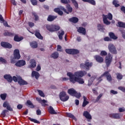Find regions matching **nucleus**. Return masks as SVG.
<instances>
[{"label": "nucleus", "instance_id": "obj_40", "mask_svg": "<svg viewBox=\"0 0 125 125\" xmlns=\"http://www.w3.org/2000/svg\"><path fill=\"white\" fill-rule=\"evenodd\" d=\"M72 3H73L76 9H79V3L76 0H71Z\"/></svg>", "mask_w": 125, "mask_h": 125}, {"label": "nucleus", "instance_id": "obj_35", "mask_svg": "<svg viewBox=\"0 0 125 125\" xmlns=\"http://www.w3.org/2000/svg\"><path fill=\"white\" fill-rule=\"evenodd\" d=\"M117 27H119V28H124L125 29V22L122 21L118 22Z\"/></svg>", "mask_w": 125, "mask_h": 125}, {"label": "nucleus", "instance_id": "obj_15", "mask_svg": "<svg viewBox=\"0 0 125 125\" xmlns=\"http://www.w3.org/2000/svg\"><path fill=\"white\" fill-rule=\"evenodd\" d=\"M109 75H110V73L109 72V71L104 72L99 78H98V81H99L98 83L102 82V78H103V77H106H106H108Z\"/></svg>", "mask_w": 125, "mask_h": 125}, {"label": "nucleus", "instance_id": "obj_45", "mask_svg": "<svg viewBox=\"0 0 125 125\" xmlns=\"http://www.w3.org/2000/svg\"><path fill=\"white\" fill-rule=\"evenodd\" d=\"M4 36H8V37H13V36H14V33L7 31L4 33Z\"/></svg>", "mask_w": 125, "mask_h": 125}, {"label": "nucleus", "instance_id": "obj_13", "mask_svg": "<svg viewBox=\"0 0 125 125\" xmlns=\"http://www.w3.org/2000/svg\"><path fill=\"white\" fill-rule=\"evenodd\" d=\"M109 117L111 119H114L115 120H120V119H121V114L111 113L109 114Z\"/></svg>", "mask_w": 125, "mask_h": 125}, {"label": "nucleus", "instance_id": "obj_25", "mask_svg": "<svg viewBox=\"0 0 125 125\" xmlns=\"http://www.w3.org/2000/svg\"><path fill=\"white\" fill-rule=\"evenodd\" d=\"M83 115L84 116L86 119L88 120H91V115L89 114V113L87 111H84Z\"/></svg>", "mask_w": 125, "mask_h": 125}, {"label": "nucleus", "instance_id": "obj_55", "mask_svg": "<svg viewBox=\"0 0 125 125\" xmlns=\"http://www.w3.org/2000/svg\"><path fill=\"white\" fill-rule=\"evenodd\" d=\"M36 114L38 116H41L42 115V111H41V109H38L36 110Z\"/></svg>", "mask_w": 125, "mask_h": 125}, {"label": "nucleus", "instance_id": "obj_54", "mask_svg": "<svg viewBox=\"0 0 125 125\" xmlns=\"http://www.w3.org/2000/svg\"><path fill=\"white\" fill-rule=\"evenodd\" d=\"M101 97H102V94H100L97 98V99H96V101L95 102V103H96V102H98V101H99V100H100V98H101Z\"/></svg>", "mask_w": 125, "mask_h": 125}, {"label": "nucleus", "instance_id": "obj_51", "mask_svg": "<svg viewBox=\"0 0 125 125\" xmlns=\"http://www.w3.org/2000/svg\"><path fill=\"white\" fill-rule=\"evenodd\" d=\"M0 62H1V63H4V64H6L7 63L6 60L2 57L0 58Z\"/></svg>", "mask_w": 125, "mask_h": 125}, {"label": "nucleus", "instance_id": "obj_62", "mask_svg": "<svg viewBox=\"0 0 125 125\" xmlns=\"http://www.w3.org/2000/svg\"><path fill=\"white\" fill-rule=\"evenodd\" d=\"M60 11V9L59 8H56L54 9V12H56V13H58Z\"/></svg>", "mask_w": 125, "mask_h": 125}, {"label": "nucleus", "instance_id": "obj_52", "mask_svg": "<svg viewBox=\"0 0 125 125\" xmlns=\"http://www.w3.org/2000/svg\"><path fill=\"white\" fill-rule=\"evenodd\" d=\"M106 80L108 82H112V76L111 74H109L108 76H106Z\"/></svg>", "mask_w": 125, "mask_h": 125}, {"label": "nucleus", "instance_id": "obj_49", "mask_svg": "<svg viewBox=\"0 0 125 125\" xmlns=\"http://www.w3.org/2000/svg\"><path fill=\"white\" fill-rule=\"evenodd\" d=\"M38 92L39 93V95L41 96V97H44V94L43 93V92L41 90H38Z\"/></svg>", "mask_w": 125, "mask_h": 125}, {"label": "nucleus", "instance_id": "obj_6", "mask_svg": "<svg viewBox=\"0 0 125 125\" xmlns=\"http://www.w3.org/2000/svg\"><path fill=\"white\" fill-rule=\"evenodd\" d=\"M103 22L105 25H110L111 22L109 21L107 19L109 20H113V15L111 13H109L107 15H103Z\"/></svg>", "mask_w": 125, "mask_h": 125}, {"label": "nucleus", "instance_id": "obj_17", "mask_svg": "<svg viewBox=\"0 0 125 125\" xmlns=\"http://www.w3.org/2000/svg\"><path fill=\"white\" fill-rule=\"evenodd\" d=\"M18 83L20 84V85H25L26 84H28V82L25 81L24 80L22 79V77L19 76Z\"/></svg>", "mask_w": 125, "mask_h": 125}, {"label": "nucleus", "instance_id": "obj_16", "mask_svg": "<svg viewBox=\"0 0 125 125\" xmlns=\"http://www.w3.org/2000/svg\"><path fill=\"white\" fill-rule=\"evenodd\" d=\"M15 65L17 67H22V66H24V65H26V62L23 60H20L16 62Z\"/></svg>", "mask_w": 125, "mask_h": 125}, {"label": "nucleus", "instance_id": "obj_33", "mask_svg": "<svg viewBox=\"0 0 125 125\" xmlns=\"http://www.w3.org/2000/svg\"><path fill=\"white\" fill-rule=\"evenodd\" d=\"M30 63H31V68H35L36 66H37V62H36V60L34 59H31L30 60Z\"/></svg>", "mask_w": 125, "mask_h": 125}, {"label": "nucleus", "instance_id": "obj_64", "mask_svg": "<svg viewBox=\"0 0 125 125\" xmlns=\"http://www.w3.org/2000/svg\"><path fill=\"white\" fill-rule=\"evenodd\" d=\"M121 10L122 11V12L125 13V7L124 6H122L121 8Z\"/></svg>", "mask_w": 125, "mask_h": 125}, {"label": "nucleus", "instance_id": "obj_39", "mask_svg": "<svg viewBox=\"0 0 125 125\" xmlns=\"http://www.w3.org/2000/svg\"><path fill=\"white\" fill-rule=\"evenodd\" d=\"M30 46L32 48H37L38 47V43L36 42H33L30 43Z\"/></svg>", "mask_w": 125, "mask_h": 125}, {"label": "nucleus", "instance_id": "obj_61", "mask_svg": "<svg viewBox=\"0 0 125 125\" xmlns=\"http://www.w3.org/2000/svg\"><path fill=\"white\" fill-rule=\"evenodd\" d=\"M61 2L64 4H68V0H61Z\"/></svg>", "mask_w": 125, "mask_h": 125}, {"label": "nucleus", "instance_id": "obj_3", "mask_svg": "<svg viewBox=\"0 0 125 125\" xmlns=\"http://www.w3.org/2000/svg\"><path fill=\"white\" fill-rule=\"evenodd\" d=\"M21 58V55H20V51L18 49L14 50L13 52V57H11L10 61L12 64H15L16 63L17 60H19Z\"/></svg>", "mask_w": 125, "mask_h": 125}, {"label": "nucleus", "instance_id": "obj_48", "mask_svg": "<svg viewBox=\"0 0 125 125\" xmlns=\"http://www.w3.org/2000/svg\"><path fill=\"white\" fill-rule=\"evenodd\" d=\"M33 5H37L38 4V0H30Z\"/></svg>", "mask_w": 125, "mask_h": 125}, {"label": "nucleus", "instance_id": "obj_41", "mask_svg": "<svg viewBox=\"0 0 125 125\" xmlns=\"http://www.w3.org/2000/svg\"><path fill=\"white\" fill-rule=\"evenodd\" d=\"M112 4L114 5L115 7H119L120 6V4H119V1L118 0H113Z\"/></svg>", "mask_w": 125, "mask_h": 125}, {"label": "nucleus", "instance_id": "obj_29", "mask_svg": "<svg viewBox=\"0 0 125 125\" xmlns=\"http://www.w3.org/2000/svg\"><path fill=\"white\" fill-rule=\"evenodd\" d=\"M69 21L72 22V23H78L79 22V18L73 17L69 19Z\"/></svg>", "mask_w": 125, "mask_h": 125}, {"label": "nucleus", "instance_id": "obj_44", "mask_svg": "<svg viewBox=\"0 0 125 125\" xmlns=\"http://www.w3.org/2000/svg\"><path fill=\"white\" fill-rule=\"evenodd\" d=\"M40 103H41L42 106L43 107H45V106H47V104H45L47 103V101L45 100H41L40 102Z\"/></svg>", "mask_w": 125, "mask_h": 125}, {"label": "nucleus", "instance_id": "obj_57", "mask_svg": "<svg viewBox=\"0 0 125 125\" xmlns=\"http://www.w3.org/2000/svg\"><path fill=\"white\" fill-rule=\"evenodd\" d=\"M118 89L119 90H121V91H123V92H125V87L123 86H120L118 87Z\"/></svg>", "mask_w": 125, "mask_h": 125}, {"label": "nucleus", "instance_id": "obj_34", "mask_svg": "<svg viewBox=\"0 0 125 125\" xmlns=\"http://www.w3.org/2000/svg\"><path fill=\"white\" fill-rule=\"evenodd\" d=\"M97 28H98V30H99V31H101L102 32H103V31H104V25H103L102 24H98L97 25Z\"/></svg>", "mask_w": 125, "mask_h": 125}, {"label": "nucleus", "instance_id": "obj_11", "mask_svg": "<svg viewBox=\"0 0 125 125\" xmlns=\"http://www.w3.org/2000/svg\"><path fill=\"white\" fill-rule=\"evenodd\" d=\"M109 52L112 53V54H117L118 53L117 52V48L113 44H109L108 46Z\"/></svg>", "mask_w": 125, "mask_h": 125}, {"label": "nucleus", "instance_id": "obj_9", "mask_svg": "<svg viewBox=\"0 0 125 125\" xmlns=\"http://www.w3.org/2000/svg\"><path fill=\"white\" fill-rule=\"evenodd\" d=\"M59 96L60 99L62 102H66V101H68L69 98V96L67 95L66 92L64 91L61 92L59 94Z\"/></svg>", "mask_w": 125, "mask_h": 125}, {"label": "nucleus", "instance_id": "obj_60", "mask_svg": "<svg viewBox=\"0 0 125 125\" xmlns=\"http://www.w3.org/2000/svg\"><path fill=\"white\" fill-rule=\"evenodd\" d=\"M110 94H113V95L118 94V91H115L114 90H110Z\"/></svg>", "mask_w": 125, "mask_h": 125}, {"label": "nucleus", "instance_id": "obj_19", "mask_svg": "<svg viewBox=\"0 0 125 125\" xmlns=\"http://www.w3.org/2000/svg\"><path fill=\"white\" fill-rule=\"evenodd\" d=\"M57 16H54L52 15H49L48 16V17L47 18V21L48 22H52L53 21H54L56 18H57Z\"/></svg>", "mask_w": 125, "mask_h": 125}, {"label": "nucleus", "instance_id": "obj_50", "mask_svg": "<svg viewBox=\"0 0 125 125\" xmlns=\"http://www.w3.org/2000/svg\"><path fill=\"white\" fill-rule=\"evenodd\" d=\"M13 81L15 82V83H18V80H19V76L17 77L16 76H13L12 78Z\"/></svg>", "mask_w": 125, "mask_h": 125}, {"label": "nucleus", "instance_id": "obj_32", "mask_svg": "<svg viewBox=\"0 0 125 125\" xmlns=\"http://www.w3.org/2000/svg\"><path fill=\"white\" fill-rule=\"evenodd\" d=\"M35 36H36L38 39H39V40H43V37L42 36L39 31H36Z\"/></svg>", "mask_w": 125, "mask_h": 125}, {"label": "nucleus", "instance_id": "obj_28", "mask_svg": "<svg viewBox=\"0 0 125 125\" xmlns=\"http://www.w3.org/2000/svg\"><path fill=\"white\" fill-rule=\"evenodd\" d=\"M109 36L110 37L111 40H118V37L116 36L115 35V34L113 32H109Z\"/></svg>", "mask_w": 125, "mask_h": 125}, {"label": "nucleus", "instance_id": "obj_53", "mask_svg": "<svg viewBox=\"0 0 125 125\" xmlns=\"http://www.w3.org/2000/svg\"><path fill=\"white\" fill-rule=\"evenodd\" d=\"M104 42H111L112 39H111L109 37H105L104 38Z\"/></svg>", "mask_w": 125, "mask_h": 125}, {"label": "nucleus", "instance_id": "obj_37", "mask_svg": "<svg viewBox=\"0 0 125 125\" xmlns=\"http://www.w3.org/2000/svg\"><path fill=\"white\" fill-rule=\"evenodd\" d=\"M116 79H117V80L119 81H121V80H123V78H124V76L121 74V73H116Z\"/></svg>", "mask_w": 125, "mask_h": 125}, {"label": "nucleus", "instance_id": "obj_18", "mask_svg": "<svg viewBox=\"0 0 125 125\" xmlns=\"http://www.w3.org/2000/svg\"><path fill=\"white\" fill-rule=\"evenodd\" d=\"M94 58L96 60L97 62L99 63H102V62L104 61V59L99 55H96L94 56Z\"/></svg>", "mask_w": 125, "mask_h": 125}, {"label": "nucleus", "instance_id": "obj_26", "mask_svg": "<svg viewBox=\"0 0 125 125\" xmlns=\"http://www.w3.org/2000/svg\"><path fill=\"white\" fill-rule=\"evenodd\" d=\"M32 77H35V79H36V80H38V79L40 78V73L35 71H33L32 72Z\"/></svg>", "mask_w": 125, "mask_h": 125}, {"label": "nucleus", "instance_id": "obj_14", "mask_svg": "<svg viewBox=\"0 0 125 125\" xmlns=\"http://www.w3.org/2000/svg\"><path fill=\"white\" fill-rule=\"evenodd\" d=\"M66 9H67L68 12L67 11V10H66L65 8H62V10H63L64 12L66 13V14H69V12L70 13H72V12H73V8L71 7V5H70V4L66 5Z\"/></svg>", "mask_w": 125, "mask_h": 125}, {"label": "nucleus", "instance_id": "obj_4", "mask_svg": "<svg viewBox=\"0 0 125 125\" xmlns=\"http://www.w3.org/2000/svg\"><path fill=\"white\" fill-rule=\"evenodd\" d=\"M3 108H6L7 109H4L2 111L1 115L3 116V117H5L6 116V113L8 112V111H11L12 112L13 111V109L11 108V106H10V104H9V103L8 102L6 101L4 102L3 104Z\"/></svg>", "mask_w": 125, "mask_h": 125}, {"label": "nucleus", "instance_id": "obj_20", "mask_svg": "<svg viewBox=\"0 0 125 125\" xmlns=\"http://www.w3.org/2000/svg\"><path fill=\"white\" fill-rule=\"evenodd\" d=\"M77 32L80 34H83V35H85L86 34V30L82 26L79 27L77 30Z\"/></svg>", "mask_w": 125, "mask_h": 125}, {"label": "nucleus", "instance_id": "obj_22", "mask_svg": "<svg viewBox=\"0 0 125 125\" xmlns=\"http://www.w3.org/2000/svg\"><path fill=\"white\" fill-rule=\"evenodd\" d=\"M59 57V53L58 52H55L50 55V58L53 59H57Z\"/></svg>", "mask_w": 125, "mask_h": 125}, {"label": "nucleus", "instance_id": "obj_21", "mask_svg": "<svg viewBox=\"0 0 125 125\" xmlns=\"http://www.w3.org/2000/svg\"><path fill=\"white\" fill-rule=\"evenodd\" d=\"M3 77L4 79H5V80H6L8 83H12V77H11L10 75L5 74V75H4Z\"/></svg>", "mask_w": 125, "mask_h": 125}, {"label": "nucleus", "instance_id": "obj_46", "mask_svg": "<svg viewBox=\"0 0 125 125\" xmlns=\"http://www.w3.org/2000/svg\"><path fill=\"white\" fill-rule=\"evenodd\" d=\"M7 95L6 94H1L0 95V97L2 100H5L6 98Z\"/></svg>", "mask_w": 125, "mask_h": 125}, {"label": "nucleus", "instance_id": "obj_38", "mask_svg": "<svg viewBox=\"0 0 125 125\" xmlns=\"http://www.w3.org/2000/svg\"><path fill=\"white\" fill-rule=\"evenodd\" d=\"M28 120H29V121H30V122H32L34 123L35 124H38V125H40V124H41V122H40V121H39L35 119H33L31 117H28Z\"/></svg>", "mask_w": 125, "mask_h": 125}, {"label": "nucleus", "instance_id": "obj_12", "mask_svg": "<svg viewBox=\"0 0 125 125\" xmlns=\"http://www.w3.org/2000/svg\"><path fill=\"white\" fill-rule=\"evenodd\" d=\"M0 44L1 46L4 47V48H9V49L12 48V45L7 42H1Z\"/></svg>", "mask_w": 125, "mask_h": 125}, {"label": "nucleus", "instance_id": "obj_42", "mask_svg": "<svg viewBox=\"0 0 125 125\" xmlns=\"http://www.w3.org/2000/svg\"><path fill=\"white\" fill-rule=\"evenodd\" d=\"M59 38L60 40H63V35L64 34H65V32H64V31L62 30L61 31H59Z\"/></svg>", "mask_w": 125, "mask_h": 125}, {"label": "nucleus", "instance_id": "obj_43", "mask_svg": "<svg viewBox=\"0 0 125 125\" xmlns=\"http://www.w3.org/2000/svg\"><path fill=\"white\" fill-rule=\"evenodd\" d=\"M66 116L68 117V118H70V119H73V120H76V117L72 113H67Z\"/></svg>", "mask_w": 125, "mask_h": 125}, {"label": "nucleus", "instance_id": "obj_30", "mask_svg": "<svg viewBox=\"0 0 125 125\" xmlns=\"http://www.w3.org/2000/svg\"><path fill=\"white\" fill-rule=\"evenodd\" d=\"M49 112L50 114L51 115H57V112H55V110H54V109H53V107L51 106L49 107Z\"/></svg>", "mask_w": 125, "mask_h": 125}, {"label": "nucleus", "instance_id": "obj_1", "mask_svg": "<svg viewBox=\"0 0 125 125\" xmlns=\"http://www.w3.org/2000/svg\"><path fill=\"white\" fill-rule=\"evenodd\" d=\"M86 75V71H79L75 72L74 74L71 72H68L67 76L68 78L64 77L62 78L63 81H70L72 83H79L80 84H83L84 83V81L83 79V77Z\"/></svg>", "mask_w": 125, "mask_h": 125}, {"label": "nucleus", "instance_id": "obj_2", "mask_svg": "<svg viewBox=\"0 0 125 125\" xmlns=\"http://www.w3.org/2000/svg\"><path fill=\"white\" fill-rule=\"evenodd\" d=\"M107 52L104 50H103L101 52V56H106L105 59V63L106 64V67H110L111 65V63L113 61V56L109 53L107 55Z\"/></svg>", "mask_w": 125, "mask_h": 125}, {"label": "nucleus", "instance_id": "obj_36", "mask_svg": "<svg viewBox=\"0 0 125 125\" xmlns=\"http://www.w3.org/2000/svg\"><path fill=\"white\" fill-rule=\"evenodd\" d=\"M23 40V37H19L18 35H15L14 38L15 42H21Z\"/></svg>", "mask_w": 125, "mask_h": 125}, {"label": "nucleus", "instance_id": "obj_31", "mask_svg": "<svg viewBox=\"0 0 125 125\" xmlns=\"http://www.w3.org/2000/svg\"><path fill=\"white\" fill-rule=\"evenodd\" d=\"M26 105H27V106H28V107H30V108H31V109H34V108H35V105H34L32 102H31V101L30 100L27 101Z\"/></svg>", "mask_w": 125, "mask_h": 125}, {"label": "nucleus", "instance_id": "obj_24", "mask_svg": "<svg viewBox=\"0 0 125 125\" xmlns=\"http://www.w3.org/2000/svg\"><path fill=\"white\" fill-rule=\"evenodd\" d=\"M83 115L84 116L86 119L88 120H91V115L89 114V113L87 111H84Z\"/></svg>", "mask_w": 125, "mask_h": 125}, {"label": "nucleus", "instance_id": "obj_58", "mask_svg": "<svg viewBox=\"0 0 125 125\" xmlns=\"http://www.w3.org/2000/svg\"><path fill=\"white\" fill-rule=\"evenodd\" d=\"M119 113H123L125 112V107H120L119 108Z\"/></svg>", "mask_w": 125, "mask_h": 125}, {"label": "nucleus", "instance_id": "obj_7", "mask_svg": "<svg viewBox=\"0 0 125 125\" xmlns=\"http://www.w3.org/2000/svg\"><path fill=\"white\" fill-rule=\"evenodd\" d=\"M93 63L89 62H85V63H82L80 65V67L81 69L86 70V71H89V68L92 67Z\"/></svg>", "mask_w": 125, "mask_h": 125}, {"label": "nucleus", "instance_id": "obj_23", "mask_svg": "<svg viewBox=\"0 0 125 125\" xmlns=\"http://www.w3.org/2000/svg\"><path fill=\"white\" fill-rule=\"evenodd\" d=\"M83 102L82 104V106L85 107L86 105H87L88 104H89V102L87 101V98L84 96H83Z\"/></svg>", "mask_w": 125, "mask_h": 125}, {"label": "nucleus", "instance_id": "obj_5", "mask_svg": "<svg viewBox=\"0 0 125 125\" xmlns=\"http://www.w3.org/2000/svg\"><path fill=\"white\" fill-rule=\"evenodd\" d=\"M46 28L49 32L52 33L53 32H57V31H59V30H60V26L54 24H47L46 25Z\"/></svg>", "mask_w": 125, "mask_h": 125}, {"label": "nucleus", "instance_id": "obj_8", "mask_svg": "<svg viewBox=\"0 0 125 125\" xmlns=\"http://www.w3.org/2000/svg\"><path fill=\"white\" fill-rule=\"evenodd\" d=\"M67 92L68 94L71 96H74L78 99L81 98V97L82 96L80 93L77 92V91H76V90H75L74 88H70L68 89Z\"/></svg>", "mask_w": 125, "mask_h": 125}, {"label": "nucleus", "instance_id": "obj_63", "mask_svg": "<svg viewBox=\"0 0 125 125\" xmlns=\"http://www.w3.org/2000/svg\"><path fill=\"white\" fill-rule=\"evenodd\" d=\"M62 48V47H61L60 45H58V46H57L58 51H62V50H61Z\"/></svg>", "mask_w": 125, "mask_h": 125}, {"label": "nucleus", "instance_id": "obj_47", "mask_svg": "<svg viewBox=\"0 0 125 125\" xmlns=\"http://www.w3.org/2000/svg\"><path fill=\"white\" fill-rule=\"evenodd\" d=\"M32 15H33L34 17H35V21H38L39 20V16L36 13H33Z\"/></svg>", "mask_w": 125, "mask_h": 125}, {"label": "nucleus", "instance_id": "obj_56", "mask_svg": "<svg viewBox=\"0 0 125 125\" xmlns=\"http://www.w3.org/2000/svg\"><path fill=\"white\" fill-rule=\"evenodd\" d=\"M119 31L121 32L122 35V37L124 39H125V30H119Z\"/></svg>", "mask_w": 125, "mask_h": 125}, {"label": "nucleus", "instance_id": "obj_27", "mask_svg": "<svg viewBox=\"0 0 125 125\" xmlns=\"http://www.w3.org/2000/svg\"><path fill=\"white\" fill-rule=\"evenodd\" d=\"M82 0L84 2H88V3L92 4V5H96V2H95V0Z\"/></svg>", "mask_w": 125, "mask_h": 125}, {"label": "nucleus", "instance_id": "obj_59", "mask_svg": "<svg viewBox=\"0 0 125 125\" xmlns=\"http://www.w3.org/2000/svg\"><path fill=\"white\" fill-rule=\"evenodd\" d=\"M28 24L30 27V28H33V27L35 26V23L32 22H28Z\"/></svg>", "mask_w": 125, "mask_h": 125}, {"label": "nucleus", "instance_id": "obj_10", "mask_svg": "<svg viewBox=\"0 0 125 125\" xmlns=\"http://www.w3.org/2000/svg\"><path fill=\"white\" fill-rule=\"evenodd\" d=\"M65 52L67 54H71V55H76L80 53V50L77 49H66Z\"/></svg>", "mask_w": 125, "mask_h": 125}]
</instances>
